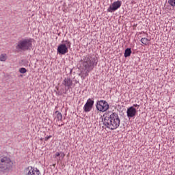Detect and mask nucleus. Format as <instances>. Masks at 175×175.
Instances as JSON below:
<instances>
[{
  "label": "nucleus",
  "instance_id": "10",
  "mask_svg": "<svg viewBox=\"0 0 175 175\" xmlns=\"http://www.w3.org/2000/svg\"><path fill=\"white\" fill-rule=\"evenodd\" d=\"M136 113H137L136 108L133 107H129L126 111L128 118H133V117H135V116H136Z\"/></svg>",
  "mask_w": 175,
  "mask_h": 175
},
{
  "label": "nucleus",
  "instance_id": "6",
  "mask_svg": "<svg viewBox=\"0 0 175 175\" xmlns=\"http://www.w3.org/2000/svg\"><path fill=\"white\" fill-rule=\"evenodd\" d=\"M121 1H114L112 5H111L109 8L107 9V12L109 13H113V12H116V10H118L121 8Z\"/></svg>",
  "mask_w": 175,
  "mask_h": 175
},
{
  "label": "nucleus",
  "instance_id": "16",
  "mask_svg": "<svg viewBox=\"0 0 175 175\" xmlns=\"http://www.w3.org/2000/svg\"><path fill=\"white\" fill-rule=\"evenodd\" d=\"M168 3L172 8H175V0H168Z\"/></svg>",
  "mask_w": 175,
  "mask_h": 175
},
{
  "label": "nucleus",
  "instance_id": "22",
  "mask_svg": "<svg viewBox=\"0 0 175 175\" xmlns=\"http://www.w3.org/2000/svg\"><path fill=\"white\" fill-rule=\"evenodd\" d=\"M88 73H90V72H88V71L86 70L85 73L84 74V75H85V77L88 76Z\"/></svg>",
  "mask_w": 175,
  "mask_h": 175
},
{
  "label": "nucleus",
  "instance_id": "13",
  "mask_svg": "<svg viewBox=\"0 0 175 175\" xmlns=\"http://www.w3.org/2000/svg\"><path fill=\"white\" fill-rule=\"evenodd\" d=\"M148 42H150V40H148V38H142L141 39V42L144 44L145 46H147V44H148Z\"/></svg>",
  "mask_w": 175,
  "mask_h": 175
},
{
  "label": "nucleus",
  "instance_id": "23",
  "mask_svg": "<svg viewBox=\"0 0 175 175\" xmlns=\"http://www.w3.org/2000/svg\"><path fill=\"white\" fill-rule=\"evenodd\" d=\"M50 137H51V136H48V137H45V140H49V139H50Z\"/></svg>",
  "mask_w": 175,
  "mask_h": 175
},
{
  "label": "nucleus",
  "instance_id": "15",
  "mask_svg": "<svg viewBox=\"0 0 175 175\" xmlns=\"http://www.w3.org/2000/svg\"><path fill=\"white\" fill-rule=\"evenodd\" d=\"M6 59H7L6 54H1L0 55V61H1L2 62H5Z\"/></svg>",
  "mask_w": 175,
  "mask_h": 175
},
{
  "label": "nucleus",
  "instance_id": "3",
  "mask_svg": "<svg viewBox=\"0 0 175 175\" xmlns=\"http://www.w3.org/2000/svg\"><path fill=\"white\" fill-rule=\"evenodd\" d=\"M83 65V69L87 72H91L94 69V66L98 64V59L93 57L90 55L84 56L81 60Z\"/></svg>",
  "mask_w": 175,
  "mask_h": 175
},
{
  "label": "nucleus",
  "instance_id": "2",
  "mask_svg": "<svg viewBox=\"0 0 175 175\" xmlns=\"http://www.w3.org/2000/svg\"><path fill=\"white\" fill-rule=\"evenodd\" d=\"M13 161L7 156L0 157V174H8L13 170Z\"/></svg>",
  "mask_w": 175,
  "mask_h": 175
},
{
  "label": "nucleus",
  "instance_id": "12",
  "mask_svg": "<svg viewBox=\"0 0 175 175\" xmlns=\"http://www.w3.org/2000/svg\"><path fill=\"white\" fill-rule=\"evenodd\" d=\"M132 54V49L131 48H127L124 51V57L125 58H128V57H131Z\"/></svg>",
  "mask_w": 175,
  "mask_h": 175
},
{
  "label": "nucleus",
  "instance_id": "20",
  "mask_svg": "<svg viewBox=\"0 0 175 175\" xmlns=\"http://www.w3.org/2000/svg\"><path fill=\"white\" fill-rule=\"evenodd\" d=\"M65 42L67 43V46L68 47H70V44H71L70 42H69L68 40H66Z\"/></svg>",
  "mask_w": 175,
  "mask_h": 175
},
{
  "label": "nucleus",
  "instance_id": "17",
  "mask_svg": "<svg viewBox=\"0 0 175 175\" xmlns=\"http://www.w3.org/2000/svg\"><path fill=\"white\" fill-rule=\"evenodd\" d=\"M19 72L20 73H27V69L25 68H21Z\"/></svg>",
  "mask_w": 175,
  "mask_h": 175
},
{
  "label": "nucleus",
  "instance_id": "4",
  "mask_svg": "<svg viewBox=\"0 0 175 175\" xmlns=\"http://www.w3.org/2000/svg\"><path fill=\"white\" fill-rule=\"evenodd\" d=\"M18 51H28L32 49V38H23L18 42L16 46Z\"/></svg>",
  "mask_w": 175,
  "mask_h": 175
},
{
  "label": "nucleus",
  "instance_id": "18",
  "mask_svg": "<svg viewBox=\"0 0 175 175\" xmlns=\"http://www.w3.org/2000/svg\"><path fill=\"white\" fill-rule=\"evenodd\" d=\"M59 157L60 158H62V159H64V158L65 157V153H64L63 152H60Z\"/></svg>",
  "mask_w": 175,
  "mask_h": 175
},
{
  "label": "nucleus",
  "instance_id": "1",
  "mask_svg": "<svg viewBox=\"0 0 175 175\" xmlns=\"http://www.w3.org/2000/svg\"><path fill=\"white\" fill-rule=\"evenodd\" d=\"M103 117V125L108 129L111 131H114V129H117L118 126H120V124H121V120L120 119V116L118 113L116 112H109L108 113H104Z\"/></svg>",
  "mask_w": 175,
  "mask_h": 175
},
{
  "label": "nucleus",
  "instance_id": "8",
  "mask_svg": "<svg viewBox=\"0 0 175 175\" xmlns=\"http://www.w3.org/2000/svg\"><path fill=\"white\" fill-rule=\"evenodd\" d=\"M25 173L26 175H40V171L38 168H33L29 166L25 170Z\"/></svg>",
  "mask_w": 175,
  "mask_h": 175
},
{
  "label": "nucleus",
  "instance_id": "19",
  "mask_svg": "<svg viewBox=\"0 0 175 175\" xmlns=\"http://www.w3.org/2000/svg\"><path fill=\"white\" fill-rule=\"evenodd\" d=\"M59 155H61L60 152H57L55 154V158H57V157H59Z\"/></svg>",
  "mask_w": 175,
  "mask_h": 175
},
{
  "label": "nucleus",
  "instance_id": "14",
  "mask_svg": "<svg viewBox=\"0 0 175 175\" xmlns=\"http://www.w3.org/2000/svg\"><path fill=\"white\" fill-rule=\"evenodd\" d=\"M55 114H57V118L58 121L62 120V113H59L58 111H55Z\"/></svg>",
  "mask_w": 175,
  "mask_h": 175
},
{
  "label": "nucleus",
  "instance_id": "7",
  "mask_svg": "<svg viewBox=\"0 0 175 175\" xmlns=\"http://www.w3.org/2000/svg\"><path fill=\"white\" fill-rule=\"evenodd\" d=\"M94 100H92L91 98L88 99L86 103L83 107V111H85V113H90V111L92 110V107H94Z\"/></svg>",
  "mask_w": 175,
  "mask_h": 175
},
{
  "label": "nucleus",
  "instance_id": "11",
  "mask_svg": "<svg viewBox=\"0 0 175 175\" xmlns=\"http://www.w3.org/2000/svg\"><path fill=\"white\" fill-rule=\"evenodd\" d=\"M63 85L65 86L66 90H70V87L73 85V81L69 77L65 78L62 82Z\"/></svg>",
  "mask_w": 175,
  "mask_h": 175
},
{
  "label": "nucleus",
  "instance_id": "5",
  "mask_svg": "<svg viewBox=\"0 0 175 175\" xmlns=\"http://www.w3.org/2000/svg\"><path fill=\"white\" fill-rule=\"evenodd\" d=\"M96 107L98 111L105 113V111H107L109 106V103H107L106 100H97Z\"/></svg>",
  "mask_w": 175,
  "mask_h": 175
},
{
  "label": "nucleus",
  "instance_id": "9",
  "mask_svg": "<svg viewBox=\"0 0 175 175\" xmlns=\"http://www.w3.org/2000/svg\"><path fill=\"white\" fill-rule=\"evenodd\" d=\"M68 51H69V50L65 44H59L57 47V54H59L60 55H65Z\"/></svg>",
  "mask_w": 175,
  "mask_h": 175
},
{
  "label": "nucleus",
  "instance_id": "21",
  "mask_svg": "<svg viewBox=\"0 0 175 175\" xmlns=\"http://www.w3.org/2000/svg\"><path fill=\"white\" fill-rule=\"evenodd\" d=\"M131 107H140V105L137 104H134L133 106H132Z\"/></svg>",
  "mask_w": 175,
  "mask_h": 175
}]
</instances>
